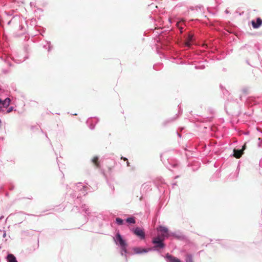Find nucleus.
<instances>
[{"instance_id":"1","label":"nucleus","mask_w":262,"mask_h":262,"mask_svg":"<svg viewBox=\"0 0 262 262\" xmlns=\"http://www.w3.org/2000/svg\"><path fill=\"white\" fill-rule=\"evenodd\" d=\"M114 240L116 244L120 247L121 250V255H125L127 253V244L119 232L116 233L115 237H114Z\"/></svg>"},{"instance_id":"2","label":"nucleus","mask_w":262,"mask_h":262,"mask_svg":"<svg viewBox=\"0 0 262 262\" xmlns=\"http://www.w3.org/2000/svg\"><path fill=\"white\" fill-rule=\"evenodd\" d=\"M75 191H80L77 198L80 197L81 195H85L87 191H90V189L86 186L81 183H78L74 187Z\"/></svg>"},{"instance_id":"3","label":"nucleus","mask_w":262,"mask_h":262,"mask_svg":"<svg viewBox=\"0 0 262 262\" xmlns=\"http://www.w3.org/2000/svg\"><path fill=\"white\" fill-rule=\"evenodd\" d=\"M157 230H158V231L161 232V238L163 239H165V238H168L171 236H175V234L174 233L169 232L168 228L164 226H159L157 228Z\"/></svg>"},{"instance_id":"4","label":"nucleus","mask_w":262,"mask_h":262,"mask_svg":"<svg viewBox=\"0 0 262 262\" xmlns=\"http://www.w3.org/2000/svg\"><path fill=\"white\" fill-rule=\"evenodd\" d=\"M132 232L141 239H144L145 238V234L143 229L136 227L132 230Z\"/></svg>"},{"instance_id":"5","label":"nucleus","mask_w":262,"mask_h":262,"mask_svg":"<svg viewBox=\"0 0 262 262\" xmlns=\"http://www.w3.org/2000/svg\"><path fill=\"white\" fill-rule=\"evenodd\" d=\"M164 239H161L159 236H157L152 239V243L155 245V246L154 247L153 249H156L157 248H159L162 249L164 248V244H163L162 241Z\"/></svg>"},{"instance_id":"6","label":"nucleus","mask_w":262,"mask_h":262,"mask_svg":"<svg viewBox=\"0 0 262 262\" xmlns=\"http://www.w3.org/2000/svg\"><path fill=\"white\" fill-rule=\"evenodd\" d=\"M152 249L148 248V249H144L140 247H135L133 249V251L135 254H142L144 253H147L151 250Z\"/></svg>"},{"instance_id":"7","label":"nucleus","mask_w":262,"mask_h":262,"mask_svg":"<svg viewBox=\"0 0 262 262\" xmlns=\"http://www.w3.org/2000/svg\"><path fill=\"white\" fill-rule=\"evenodd\" d=\"M245 149V145L243 146V149H235L233 150V156L236 158H240L243 154V150Z\"/></svg>"},{"instance_id":"8","label":"nucleus","mask_w":262,"mask_h":262,"mask_svg":"<svg viewBox=\"0 0 262 262\" xmlns=\"http://www.w3.org/2000/svg\"><path fill=\"white\" fill-rule=\"evenodd\" d=\"M261 25L262 19L260 18H257L256 21L254 20L252 21V25L254 29L258 28Z\"/></svg>"},{"instance_id":"9","label":"nucleus","mask_w":262,"mask_h":262,"mask_svg":"<svg viewBox=\"0 0 262 262\" xmlns=\"http://www.w3.org/2000/svg\"><path fill=\"white\" fill-rule=\"evenodd\" d=\"M166 258L167 262H181L179 258L172 256L168 254H166Z\"/></svg>"},{"instance_id":"10","label":"nucleus","mask_w":262,"mask_h":262,"mask_svg":"<svg viewBox=\"0 0 262 262\" xmlns=\"http://www.w3.org/2000/svg\"><path fill=\"white\" fill-rule=\"evenodd\" d=\"M11 99L9 98H6L4 101L2 100V104L4 107H7L10 104Z\"/></svg>"},{"instance_id":"11","label":"nucleus","mask_w":262,"mask_h":262,"mask_svg":"<svg viewBox=\"0 0 262 262\" xmlns=\"http://www.w3.org/2000/svg\"><path fill=\"white\" fill-rule=\"evenodd\" d=\"M193 39V35L192 34H189L187 39L185 42V45L187 47H189L191 45V42L192 41Z\"/></svg>"},{"instance_id":"12","label":"nucleus","mask_w":262,"mask_h":262,"mask_svg":"<svg viewBox=\"0 0 262 262\" xmlns=\"http://www.w3.org/2000/svg\"><path fill=\"white\" fill-rule=\"evenodd\" d=\"M7 260L8 262H17L16 257L11 254L7 256Z\"/></svg>"},{"instance_id":"13","label":"nucleus","mask_w":262,"mask_h":262,"mask_svg":"<svg viewBox=\"0 0 262 262\" xmlns=\"http://www.w3.org/2000/svg\"><path fill=\"white\" fill-rule=\"evenodd\" d=\"M81 208L82 209V211L85 212L86 214L88 215L89 213H90V209L86 205H82L81 207Z\"/></svg>"},{"instance_id":"14","label":"nucleus","mask_w":262,"mask_h":262,"mask_svg":"<svg viewBox=\"0 0 262 262\" xmlns=\"http://www.w3.org/2000/svg\"><path fill=\"white\" fill-rule=\"evenodd\" d=\"M126 222L129 224H135L136 223L135 219L133 217L127 218L126 219Z\"/></svg>"},{"instance_id":"15","label":"nucleus","mask_w":262,"mask_h":262,"mask_svg":"<svg viewBox=\"0 0 262 262\" xmlns=\"http://www.w3.org/2000/svg\"><path fill=\"white\" fill-rule=\"evenodd\" d=\"M93 121V120L92 119H89L86 122L87 124L89 125L90 128L91 129H93L94 128L95 125H93L91 122Z\"/></svg>"},{"instance_id":"16","label":"nucleus","mask_w":262,"mask_h":262,"mask_svg":"<svg viewBox=\"0 0 262 262\" xmlns=\"http://www.w3.org/2000/svg\"><path fill=\"white\" fill-rule=\"evenodd\" d=\"M123 220L119 217L116 218V223L118 225H122L123 224Z\"/></svg>"},{"instance_id":"17","label":"nucleus","mask_w":262,"mask_h":262,"mask_svg":"<svg viewBox=\"0 0 262 262\" xmlns=\"http://www.w3.org/2000/svg\"><path fill=\"white\" fill-rule=\"evenodd\" d=\"M186 262H193L192 260V256L191 255H187L185 259Z\"/></svg>"},{"instance_id":"18","label":"nucleus","mask_w":262,"mask_h":262,"mask_svg":"<svg viewBox=\"0 0 262 262\" xmlns=\"http://www.w3.org/2000/svg\"><path fill=\"white\" fill-rule=\"evenodd\" d=\"M98 158L96 157L92 159V162L96 165L97 167H99V163L98 162Z\"/></svg>"},{"instance_id":"19","label":"nucleus","mask_w":262,"mask_h":262,"mask_svg":"<svg viewBox=\"0 0 262 262\" xmlns=\"http://www.w3.org/2000/svg\"><path fill=\"white\" fill-rule=\"evenodd\" d=\"M14 109V107L13 106L10 107L7 111V113H9L11 112Z\"/></svg>"},{"instance_id":"20","label":"nucleus","mask_w":262,"mask_h":262,"mask_svg":"<svg viewBox=\"0 0 262 262\" xmlns=\"http://www.w3.org/2000/svg\"><path fill=\"white\" fill-rule=\"evenodd\" d=\"M47 44L48 45V48H47L48 49V51H50L51 50V48H52V47L51 46V43L50 42H47Z\"/></svg>"},{"instance_id":"21","label":"nucleus","mask_w":262,"mask_h":262,"mask_svg":"<svg viewBox=\"0 0 262 262\" xmlns=\"http://www.w3.org/2000/svg\"><path fill=\"white\" fill-rule=\"evenodd\" d=\"M195 68L196 69H204L205 68V66H201L200 67H195Z\"/></svg>"},{"instance_id":"22","label":"nucleus","mask_w":262,"mask_h":262,"mask_svg":"<svg viewBox=\"0 0 262 262\" xmlns=\"http://www.w3.org/2000/svg\"><path fill=\"white\" fill-rule=\"evenodd\" d=\"M3 236V237H5L6 236V233L5 232H4Z\"/></svg>"},{"instance_id":"23","label":"nucleus","mask_w":262,"mask_h":262,"mask_svg":"<svg viewBox=\"0 0 262 262\" xmlns=\"http://www.w3.org/2000/svg\"><path fill=\"white\" fill-rule=\"evenodd\" d=\"M4 216H1L0 217V220H2L3 219Z\"/></svg>"},{"instance_id":"24","label":"nucleus","mask_w":262,"mask_h":262,"mask_svg":"<svg viewBox=\"0 0 262 262\" xmlns=\"http://www.w3.org/2000/svg\"><path fill=\"white\" fill-rule=\"evenodd\" d=\"M123 160H124V161H126V160H127V159L126 158H123Z\"/></svg>"},{"instance_id":"25","label":"nucleus","mask_w":262,"mask_h":262,"mask_svg":"<svg viewBox=\"0 0 262 262\" xmlns=\"http://www.w3.org/2000/svg\"><path fill=\"white\" fill-rule=\"evenodd\" d=\"M2 100L0 99V103H2Z\"/></svg>"},{"instance_id":"26","label":"nucleus","mask_w":262,"mask_h":262,"mask_svg":"<svg viewBox=\"0 0 262 262\" xmlns=\"http://www.w3.org/2000/svg\"><path fill=\"white\" fill-rule=\"evenodd\" d=\"M127 166H129V163L128 162H127Z\"/></svg>"},{"instance_id":"27","label":"nucleus","mask_w":262,"mask_h":262,"mask_svg":"<svg viewBox=\"0 0 262 262\" xmlns=\"http://www.w3.org/2000/svg\"><path fill=\"white\" fill-rule=\"evenodd\" d=\"M258 140H261V138H258Z\"/></svg>"}]
</instances>
